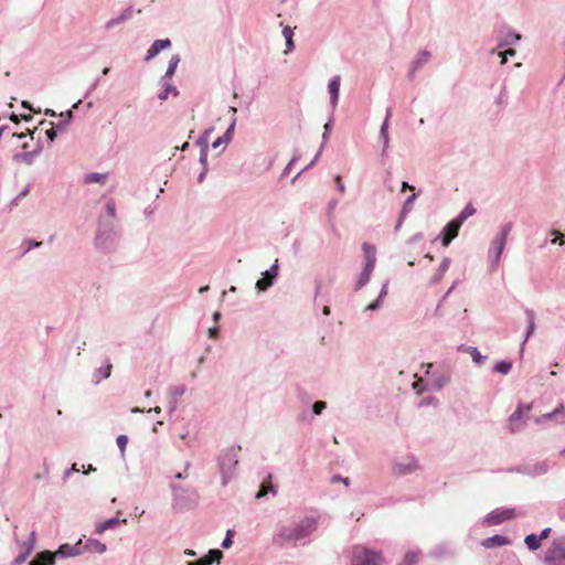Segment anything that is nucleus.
I'll return each instance as SVG.
<instances>
[{"mask_svg":"<svg viewBox=\"0 0 565 565\" xmlns=\"http://www.w3.org/2000/svg\"><path fill=\"white\" fill-rule=\"evenodd\" d=\"M318 518L306 516L289 525H281L273 534L271 542L280 548L297 546V544L310 537L318 529Z\"/></svg>","mask_w":565,"mask_h":565,"instance_id":"nucleus-1","label":"nucleus"},{"mask_svg":"<svg viewBox=\"0 0 565 565\" xmlns=\"http://www.w3.org/2000/svg\"><path fill=\"white\" fill-rule=\"evenodd\" d=\"M170 489L173 494L172 509L175 512H184L196 507L199 494L194 488H185L171 482Z\"/></svg>","mask_w":565,"mask_h":565,"instance_id":"nucleus-2","label":"nucleus"},{"mask_svg":"<svg viewBox=\"0 0 565 565\" xmlns=\"http://www.w3.org/2000/svg\"><path fill=\"white\" fill-rule=\"evenodd\" d=\"M239 450L241 446H232L222 451L217 458V466L222 477L223 486H226L236 473Z\"/></svg>","mask_w":565,"mask_h":565,"instance_id":"nucleus-3","label":"nucleus"},{"mask_svg":"<svg viewBox=\"0 0 565 565\" xmlns=\"http://www.w3.org/2000/svg\"><path fill=\"white\" fill-rule=\"evenodd\" d=\"M362 250L364 253L365 263L355 284V290H360L369 284L376 264V248L373 244L367 242L363 243Z\"/></svg>","mask_w":565,"mask_h":565,"instance_id":"nucleus-4","label":"nucleus"},{"mask_svg":"<svg viewBox=\"0 0 565 565\" xmlns=\"http://www.w3.org/2000/svg\"><path fill=\"white\" fill-rule=\"evenodd\" d=\"M532 403H519L516 409L510 415L508 419V430L511 434H516L523 430L526 420L530 419V413L532 411Z\"/></svg>","mask_w":565,"mask_h":565,"instance_id":"nucleus-5","label":"nucleus"},{"mask_svg":"<svg viewBox=\"0 0 565 565\" xmlns=\"http://www.w3.org/2000/svg\"><path fill=\"white\" fill-rule=\"evenodd\" d=\"M546 565H565V537L555 539L544 554Z\"/></svg>","mask_w":565,"mask_h":565,"instance_id":"nucleus-6","label":"nucleus"},{"mask_svg":"<svg viewBox=\"0 0 565 565\" xmlns=\"http://www.w3.org/2000/svg\"><path fill=\"white\" fill-rule=\"evenodd\" d=\"M384 562L381 552L366 547H355L352 565H381Z\"/></svg>","mask_w":565,"mask_h":565,"instance_id":"nucleus-7","label":"nucleus"},{"mask_svg":"<svg viewBox=\"0 0 565 565\" xmlns=\"http://www.w3.org/2000/svg\"><path fill=\"white\" fill-rule=\"evenodd\" d=\"M513 224L512 222H508L504 225H502L499 234L495 236V238L492 242L493 248L495 249V255L491 262V269L494 270L498 266V263L500 260V257L503 253V249L507 244V238L510 232L512 231Z\"/></svg>","mask_w":565,"mask_h":565,"instance_id":"nucleus-8","label":"nucleus"},{"mask_svg":"<svg viewBox=\"0 0 565 565\" xmlns=\"http://www.w3.org/2000/svg\"><path fill=\"white\" fill-rule=\"evenodd\" d=\"M452 371L449 365H441L437 367L430 375L429 388L433 391H440L451 380Z\"/></svg>","mask_w":565,"mask_h":565,"instance_id":"nucleus-9","label":"nucleus"},{"mask_svg":"<svg viewBox=\"0 0 565 565\" xmlns=\"http://www.w3.org/2000/svg\"><path fill=\"white\" fill-rule=\"evenodd\" d=\"M516 515L523 516L524 512H516V509L514 508L494 509L484 518V522L491 525H497L511 520Z\"/></svg>","mask_w":565,"mask_h":565,"instance_id":"nucleus-10","label":"nucleus"},{"mask_svg":"<svg viewBox=\"0 0 565 565\" xmlns=\"http://www.w3.org/2000/svg\"><path fill=\"white\" fill-rule=\"evenodd\" d=\"M278 270L279 264L278 259H276L270 268L263 273V277L256 281L255 288L258 291H266L268 288H270L278 277Z\"/></svg>","mask_w":565,"mask_h":565,"instance_id":"nucleus-11","label":"nucleus"},{"mask_svg":"<svg viewBox=\"0 0 565 565\" xmlns=\"http://www.w3.org/2000/svg\"><path fill=\"white\" fill-rule=\"evenodd\" d=\"M418 469V463L413 455H409L405 461L395 462L393 465V471L397 476H405L413 473Z\"/></svg>","mask_w":565,"mask_h":565,"instance_id":"nucleus-12","label":"nucleus"},{"mask_svg":"<svg viewBox=\"0 0 565 565\" xmlns=\"http://www.w3.org/2000/svg\"><path fill=\"white\" fill-rule=\"evenodd\" d=\"M340 85H341V76L340 75L332 76L328 84V92L330 95V105H331L332 111H334L338 106Z\"/></svg>","mask_w":565,"mask_h":565,"instance_id":"nucleus-13","label":"nucleus"},{"mask_svg":"<svg viewBox=\"0 0 565 565\" xmlns=\"http://www.w3.org/2000/svg\"><path fill=\"white\" fill-rule=\"evenodd\" d=\"M461 225L457 223V221L451 220L441 232V244L443 246H448L450 242L458 236V232Z\"/></svg>","mask_w":565,"mask_h":565,"instance_id":"nucleus-14","label":"nucleus"},{"mask_svg":"<svg viewBox=\"0 0 565 565\" xmlns=\"http://www.w3.org/2000/svg\"><path fill=\"white\" fill-rule=\"evenodd\" d=\"M271 494L273 497L277 495V487L273 483V475L268 473L267 477L263 480L259 486V490L256 492V499H263L267 494Z\"/></svg>","mask_w":565,"mask_h":565,"instance_id":"nucleus-15","label":"nucleus"},{"mask_svg":"<svg viewBox=\"0 0 565 565\" xmlns=\"http://www.w3.org/2000/svg\"><path fill=\"white\" fill-rule=\"evenodd\" d=\"M171 47L170 39H160L156 40L150 49L147 52V55L143 57L145 61H150L156 57L160 51Z\"/></svg>","mask_w":565,"mask_h":565,"instance_id":"nucleus-16","label":"nucleus"},{"mask_svg":"<svg viewBox=\"0 0 565 565\" xmlns=\"http://www.w3.org/2000/svg\"><path fill=\"white\" fill-rule=\"evenodd\" d=\"M561 417V423H564L565 422V407L563 404H559V406H557L554 411L550 412V413H546V414H543L539 417H535L534 422L536 424H543L545 420L547 419H556L558 420V418Z\"/></svg>","mask_w":565,"mask_h":565,"instance_id":"nucleus-17","label":"nucleus"},{"mask_svg":"<svg viewBox=\"0 0 565 565\" xmlns=\"http://www.w3.org/2000/svg\"><path fill=\"white\" fill-rule=\"evenodd\" d=\"M223 553L220 550H210L209 553L195 562H190L188 565H212L214 562L220 563Z\"/></svg>","mask_w":565,"mask_h":565,"instance_id":"nucleus-18","label":"nucleus"},{"mask_svg":"<svg viewBox=\"0 0 565 565\" xmlns=\"http://www.w3.org/2000/svg\"><path fill=\"white\" fill-rule=\"evenodd\" d=\"M510 544V539L505 535L495 534L487 537L481 542V545L487 548H494Z\"/></svg>","mask_w":565,"mask_h":565,"instance_id":"nucleus-19","label":"nucleus"},{"mask_svg":"<svg viewBox=\"0 0 565 565\" xmlns=\"http://www.w3.org/2000/svg\"><path fill=\"white\" fill-rule=\"evenodd\" d=\"M525 315H526V318H527V328H526V331H525V337H524V340L521 344V354L523 353L524 351V345L526 343V341L529 340V338L533 334L534 330H535V312L534 310L532 309H525Z\"/></svg>","mask_w":565,"mask_h":565,"instance_id":"nucleus-20","label":"nucleus"},{"mask_svg":"<svg viewBox=\"0 0 565 565\" xmlns=\"http://www.w3.org/2000/svg\"><path fill=\"white\" fill-rule=\"evenodd\" d=\"M160 84L162 86V90L158 94V98L160 100H166L170 94H172L173 96L179 95L178 88L174 85H172L169 82V79L161 78Z\"/></svg>","mask_w":565,"mask_h":565,"instance_id":"nucleus-21","label":"nucleus"},{"mask_svg":"<svg viewBox=\"0 0 565 565\" xmlns=\"http://www.w3.org/2000/svg\"><path fill=\"white\" fill-rule=\"evenodd\" d=\"M521 40V35L513 30H508L500 40L498 47L502 49L516 44Z\"/></svg>","mask_w":565,"mask_h":565,"instance_id":"nucleus-22","label":"nucleus"},{"mask_svg":"<svg viewBox=\"0 0 565 565\" xmlns=\"http://www.w3.org/2000/svg\"><path fill=\"white\" fill-rule=\"evenodd\" d=\"M458 350L459 351H465V352H468L471 358H472V361L478 364V365H481L484 363V361L487 360V356L486 355H482L478 349L476 347H469V345H465V344H460L458 347Z\"/></svg>","mask_w":565,"mask_h":565,"instance_id":"nucleus-23","label":"nucleus"},{"mask_svg":"<svg viewBox=\"0 0 565 565\" xmlns=\"http://www.w3.org/2000/svg\"><path fill=\"white\" fill-rule=\"evenodd\" d=\"M430 57L431 53L429 51L420 50L411 64L414 66V68L420 70L430 61Z\"/></svg>","mask_w":565,"mask_h":565,"instance_id":"nucleus-24","label":"nucleus"},{"mask_svg":"<svg viewBox=\"0 0 565 565\" xmlns=\"http://www.w3.org/2000/svg\"><path fill=\"white\" fill-rule=\"evenodd\" d=\"M391 116H392V108H387L386 114H385V119L382 122V126L380 129V138L383 141L384 148L387 147L388 140H390V138H388V121H390Z\"/></svg>","mask_w":565,"mask_h":565,"instance_id":"nucleus-25","label":"nucleus"},{"mask_svg":"<svg viewBox=\"0 0 565 565\" xmlns=\"http://www.w3.org/2000/svg\"><path fill=\"white\" fill-rule=\"evenodd\" d=\"M30 565H54V555L50 552L40 553L30 562Z\"/></svg>","mask_w":565,"mask_h":565,"instance_id":"nucleus-26","label":"nucleus"},{"mask_svg":"<svg viewBox=\"0 0 565 565\" xmlns=\"http://www.w3.org/2000/svg\"><path fill=\"white\" fill-rule=\"evenodd\" d=\"M450 258L449 257H445L439 267H438V270L437 273L434 275V277L431 278V284H438L443 276L445 275V273L448 270L449 266H450Z\"/></svg>","mask_w":565,"mask_h":565,"instance_id":"nucleus-27","label":"nucleus"},{"mask_svg":"<svg viewBox=\"0 0 565 565\" xmlns=\"http://www.w3.org/2000/svg\"><path fill=\"white\" fill-rule=\"evenodd\" d=\"M180 62V56L178 54L172 55L169 60L168 68L166 71V74L161 77L163 79H171V77L174 75L175 70L178 67V64Z\"/></svg>","mask_w":565,"mask_h":565,"instance_id":"nucleus-28","label":"nucleus"},{"mask_svg":"<svg viewBox=\"0 0 565 565\" xmlns=\"http://www.w3.org/2000/svg\"><path fill=\"white\" fill-rule=\"evenodd\" d=\"M38 150L34 151H23L14 156V160L19 163L32 164L34 157L36 156Z\"/></svg>","mask_w":565,"mask_h":565,"instance_id":"nucleus-29","label":"nucleus"},{"mask_svg":"<svg viewBox=\"0 0 565 565\" xmlns=\"http://www.w3.org/2000/svg\"><path fill=\"white\" fill-rule=\"evenodd\" d=\"M476 213V209L472 206V204H467L463 210L458 214L457 217H455V221L459 225H462V223L470 216H472Z\"/></svg>","mask_w":565,"mask_h":565,"instance_id":"nucleus-30","label":"nucleus"},{"mask_svg":"<svg viewBox=\"0 0 565 565\" xmlns=\"http://www.w3.org/2000/svg\"><path fill=\"white\" fill-rule=\"evenodd\" d=\"M524 543L526 544L527 548L532 552L537 551L541 547V541L539 540V536L534 533L527 534L524 539Z\"/></svg>","mask_w":565,"mask_h":565,"instance_id":"nucleus-31","label":"nucleus"},{"mask_svg":"<svg viewBox=\"0 0 565 565\" xmlns=\"http://www.w3.org/2000/svg\"><path fill=\"white\" fill-rule=\"evenodd\" d=\"M511 370H512V362L507 361V360L499 361L493 366L494 372H498L503 375L509 374L511 372Z\"/></svg>","mask_w":565,"mask_h":565,"instance_id":"nucleus-32","label":"nucleus"},{"mask_svg":"<svg viewBox=\"0 0 565 565\" xmlns=\"http://www.w3.org/2000/svg\"><path fill=\"white\" fill-rule=\"evenodd\" d=\"M418 194H419V193H413L412 195H409V196L405 200V202H404V204H403V207H402V210H401L402 218H405V217H406V215L411 212L412 206H413V202L416 200V198H417V195H418Z\"/></svg>","mask_w":565,"mask_h":565,"instance_id":"nucleus-33","label":"nucleus"},{"mask_svg":"<svg viewBox=\"0 0 565 565\" xmlns=\"http://www.w3.org/2000/svg\"><path fill=\"white\" fill-rule=\"evenodd\" d=\"M548 470V465L545 461L537 462L533 466H531V475L530 476H541L546 473Z\"/></svg>","mask_w":565,"mask_h":565,"instance_id":"nucleus-34","label":"nucleus"},{"mask_svg":"<svg viewBox=\"0 0 565 565\" xmlns=\"http://www.w3.org/2000/svg\"><path fill=\"white\" fill-rule=\"evenodd\" d=\"M211 129L205 130L195 141L194 146L200 148V151L203 149L209 150V135Z\"/></svg>","mask_w":565,"mask_h":565,"instance_id":"nucleus-35","label":"nucleus"},{"mask_svg":"<svg viewBox=\"0 0 565 565\" xmlns=\"http://www.w3.org/2000/svg\"><path fill=\"white\" fill-rule=\"evenodd\" d=\"M119 522L117 519H109L105 522H102L99 523L97 526H96V532L98 534H102L104 531H106L107 529H111L114 527L115 525H117Z\"/></svg>","mask_w":565,"mask_h":565,"instance_id":"nucleus-36","label":"nucleus"},{"mask_svg":"<svg viewBox=\"0 0 565 565\" xmlns=\"http://www.w3.org/2000/svg\"><path fill=\"white\" fill-rule=\"evenodd\" d=\"M418 561V553L409 551L405 554L402 563L398 565H415Z\"/></svg>","mask_w":565,"mask_h":565,"instance_id":"nucleus-37","label":"nucleus"},{"mask_svg":"<svg viewBox=\"0 0 565 565\" xmlns=\"http://www.w3.org/2000/svg\"><path fill=\"white\" fill-rule=\"evenodd\" d=\"M207 152H209V150H206V149H203V150L200 151L199 161L202 164V170L198 174V177H205L206 173H207V167H206Z\"/></svg>","mask_w":565,"mask_h":565,"instance_id":"nucleus-38","label":"nucleus"},{"mask_svg":"<svg viewBox=\"0 0 565 565\" xmlns=\"http://www.w3.org/2000/svg\"><path fill=\"white\" fill-rule=\"evenodd\" d=\"M77 553L78 551L76 546H72L68 544L62 545L57 551V554H61L62 556H74Z\"/></svg>","mask_w":565,"mask_h":565,"instance_id":"nucleus-39","label":"nucleus"},{"mask_svg":"<svg viewBox=\"0 0 565 565\" xmlns=\"http://www.w3.org/2000/svg\"><path fill=\"white\" fill-rule=\"evenodd\" d=\"M87 546L93 551V552H96V553H104L106 551V546L105 544L98 542V541H95V540H90L88 541V544Z\"/></svg>","mask_w":565,"mask_h":565,"instance_id":"nucleus-40","label":"nucleus"},{"mask_svg":"<svg viewBox=\"0 0 565 565\" xmlns=\"http://www.w3.org/2000/svg\"><path fill=\"white\" fill-rule=\"evenodd\" d=\"M495 104L503 107L508 104V92L505 86H502L499 95L495 98Z\"/></svg>","mask_w":565,"mask_h":565,"instance_id":"nucleus-41","label":"nucleus"},{"mask_svg":"<svg viewBox=\"0 0 565 565\" xmlns=\"http://www.w3.org/2000/svg\"><path fill=\"white\" fill-rule=\"evenodd\" d=\"M509 472H518V473H523V475H531V466L529 465H520V466H515V467H511L509 468L508 470Z\"/></svg>","mask_w":565,"mask_h":565,"instance_id":"nucleus-42","label":"nucleus"},{"mask_svg":"<svg viewBox=\"0 0 565 565\" xmlns=\"http://www.w3.org/2000/svg\"><path fill=\"white\" fill-rule=\"evenodd\" d=\"M185 385H175L170 388V395L173 398L180 397L185 393Z\"/></svg>","mask_w":565,"mask_h":565,"instance_id":"nucleus-43","label":"nucleus"},{"mask_svg":"<svg viewBox=\"0 0 565 565\" xmlns=\"http://www.w3.org/2000/svg\"><path fill=\"white\" fill-rule=\"evenodd\" d=\"M327 408V403L323 401H317L312 404V414L320 415Z\"/></svg>","mask_w":565,"mask_h":565,"instance_id":"nucleus-44","label":"nucleus"},{"mask_svg":"<svg viewBox=\"0 0 565 565\" xmlns=\"http://www.w3.org/2000/svg\"><path fill=\"white\" fill-rule=\"evenodd\" d=\"M437 404H438V399L435 396H427V397H424L418 403V407L422 408V407H425V406L437 405Z\"/></svg>","mask_w":565,"mask_h":565,"instance_id":"nucleus-45","label":"nucleus"},{"mask_svg":"<svg viewBox=\"0 0 565 565\" xmlns=\"http://www.w3.org/2000/svg\"><path fill=\"white\" fill-rule=\"evenodd\" d=\"M233 534H234L233 530H227L226 535H225V537H224V540L222 541V544H221V546L223 548H228V547L232 546V544H233L232 535Z\"/></svg>","mask_w":565,"mask_h":565,"instance_id":"nucleus-46","label":"nucleus"},{"mask_svg":"<svg viewBox=\"0 0 565 565\" xmlns=\"http://www.w3.org/2000/svg\"><path fill=\"white\" fill-rule=\"evenodd\" d=\"M117 446L119 447L121 455H124L126 446L128 444V438L126 435H120L117 437Z\"/></svg>","mask_w":565,"mask_h":565,"instance_id":"nucleus-47","label":"nucleus"},{"mask_svg":"<svg viewBox=\"0 0 565 565\" xmlns=\"http://www.w3.org/2000/svg\"><path fill=\"white\" fill-rule=\"evenodd\" d=\"M515 50L514 49H511L509 47L508 50H505L504 52H500L499 53V56L501 57V63L502 64H505L507 61H508V57L509 56H514L515 55Z\"/></svg>","mask_w":565,"mask_h":565,"instance_id":"nucleus-48","label":"nucleus"},{"mask_svg":"<svg viewBox=\"0 0 565 565\" xmlns=\"http://www.w3.org/2000/svg\"><path fill=\"white\" fill-rule=\"evenodd\" d=\"M333 124H334V118H333V111H331V115L328 119V121L324 124L323 126V130L327 132V134H331V129L333 127Z\"/></svg>","mask_w":565,"mask_h":565,"instance_id":"nucleus-49","label":"nucleus"},{"mask_svg":"<svg viewBox=\"0 0 565 565\" xmlns=\"http://www.w3.org/2000/svg\"><path fill=\"white\" fill-rule=\"evenodd\" d=\"M382 302L380 299H375L373 302L366 306L365 310L375 311L381 308Z\"/></svg>","mask_w":565,"mask_h":565,"instance_id":"nucleus-50","label":"nucleus"},{"mask_svg":"<svg viewBox=\"0 0 565 565\" xmlns=\"http://www.w3.org/2000/svg\"><path fill=\"white\" fill-rule=\"evenodd\" d=\"M331 482H343L345 486H349L350 484V479L348 477H342L340 475H334L332 478H331Z\"/></svg>","mask_w":565,"mask_h":565,"instance_id":"nucleus-51","label":"nucleus"},{"mask_svg":"<svg viewBox=\"0 0 565 565\" xmlns=\"http://www.w3.org/2000/svg\"><path fill=\"white\" fill-rule=\"evenodd\" d=\"M191 467V463L190 462H186L185 466H184V470L182 472H178L174 475V479H185L188 477V471Z\"/></svg>","mask_w":565,"mask_h":565,"instance_id":"nucleus-52","label":"nucleus"},{"mask_svg":"<svg viewBox=\"0 0 565 565\" xmlns=\"http://www.w3.org/2000/svg\"><path fill=\"white\" fill-rule=\"evenodd\" d=\"M297 161V158L294 157L288 164L285 167L284 171L281 172L280 177H288V174L291 172L292 164Z\"/></svg>","mask_w":565,"mask_h":565,"instance_id":"nucleus-53","label":"nucleus"},{"mask_svg":"<svg viewBox=\"0 0 565 565\" xmlns=\"http://www.w3.org/2000/svg\"><path fill=\"white\" fill-rule=\"evenodd\" d=\"M388 282H390V281H388V280H386V281L383 284V286H382V288H381V290H380V294H379V296H377V299H380L381 301H383V299H384V298L386 297V295H387Z\"/></svg>","mask_w":565,"mask_h":565,"instance_id":"nucleus-54","label":"nucleus"},{"mask_svg":"<svg viewBox=\"0 0 565 565\" xmlns=\"http://www.w3.org/2000/svg\"><path fill=\"white\" fill-rule=\"evenodd\" d=\"M106 211L109 217L114 218L116 215L115 204L113 202H108L106 205Z\"/></svg>","mask_w":565,"mask_h":565,"instance_id":"nucleus-55","label":"nucleus"},{"mask_svg":"<svg viewBox=\"0 0 565 565\" xmlns=\"http://www.w3.org/2000/svg\"><path fill=\"white\" fill-rule=\"evenodd\" d=\"M234 127H235V121H233L230 127L226 129V131L224 132V135L222 137H225V140L228 142L232 138V134L234 131Z\"/></svg>","mask_w":565,"mask_h":565,"instance_id":"nucleus-56","label":"nucleus"},{"mask_svg":"<svg viewBox=\"0 0 565 565\" xmlns=\"http://www.w3.org/2000/svg\"><path fill=\"white\" fill-rule=\"evenodd\" d=\"M282 35L286 39H291L294 36V29L289 25L284 26Z\"/></svg>","mask_w":565,"mask_h":565,"instance_id":"nucleus-57","label":"nucleus"},{"mask_svg":"<svg viewBox=\"0 0 565 565\" xmlns=\"http://www.w3.org/2000/svg\"><path fill=\"white\" fill-rule=\"evenodd\" d=\"M552 532L551 527H545L541 531V533L537 535L539 540L542 542L543 540H546Z\"/></svg>","mask_w":565,"mask_h":565,"instance_id":"nucleus-58","label":"nucleus"},{"mask_svg":"<svg viewBox=\"0 0 565 565\" xmlns=\"http://www.w3.org/2000/svg\"><path fill=\"white\" fill-rule=\"evenodd\" d=\"M301 250V241L296 238L292 243V252L295 255H298Z\"/></svg>","mask_w":565,"mask_h":565,"instance_id":"nucleus-59","label":"nucleus"},{"mask_svg":"<svg viewBox=\"0 0 565 565\" xmlns=\"http://www.w3.org/2000/svg\"><path fill=\"white\" fill-rule=\"evenodd\" d=\"M228 142L225 140V137H218L213 143H212V148L213 149H217L218 147H221L222 145H227Z\"/></svg>","mask_w":565,"mask_h":565,"instance_id":"nucleus-60","label":"nucleus"},{"mask_svg":"<svg viewBox=\"0 0 565 565\" xmlns=\"http://www.w3.org/2000/svg\"><path fill=\"white\" fill-rule=\"evenodd\" d=\"M220 329L217 327L210 328L207 334L210 339H216L218 337Z\"/></svg>","mask_w":565,"mask_h":565,"instance_id":"nucleus-61","label":"nucleus"},{"mask_svg":"<svg viewBox=\"0 0 565 565\" xmlns=\"http://www.w3.org/2000/svg\"><path fill=\"white\" fill-rule=\"evenodd\" d=\"M413 388L416 390L418 393L423 392V391H427V390H430L429 388V385L428 386H422V381H416L414 384H413Z\"/></svg>","mask_w":565,"mask_h":565,"instance_id":"nucleus-62","label":"nucleus"},{"mask_svg":"<svg viewBox=\"0 0 565 565\" xmlns=\"http://www.w3.org/2000/svg\"><path fill=\"white\" fill-rule=\"evenodd\" d=\"M285 42H286V52L285 53L287 54L288 52L294 51V49H295L294 39L292 38L291 39H286Z\"/></svg>","mask_w":565,"mask_h":565,"instance_id":"nucleus-63","label":"nucleus"},{"mask_svg":"<svg viewBox=\"0 0 565 565\" xmlns=\"http://www.w3.org/2000/svg\"><path fill=\"white\" fill-rule=\"evenodd\" d=\"M422 238H423V234H422V233H416V234H414V235L409 238L408 243H409V244H415V243H417L418 241H420Z\"/></svg>","mask_w":565,"mask_h":565,"instance_id":"nucleus-64","label":"nucleus"}]
</instances>
